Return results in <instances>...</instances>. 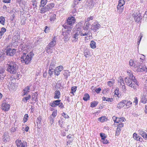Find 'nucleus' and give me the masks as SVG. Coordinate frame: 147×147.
Here are the masks:
<instances>
[{
  "instance_id": "obj_42",
  "label": "nucleus",
  "mask_w": 147,
  "mask_h": 147,
  "mask_svg": "<svg viewBox=\"0 0 147 147\" xmlns=\"http://www.w3.org/2000/svg\"><path fill=\"white\" fill-rule=\"evenodd\" d=\"M144 91L146 92L147 93V79L146 80L145 84L144 85Z\"/></svg>"
},
{
  "instance_id": "obj_1",
  "label": "nucleus",
  "mask_w": 147,
  "mask_h": 147,
  "mask_svg": "<svg viewBox=\"0 0 147 147\" xmlns=\"http://www.w3.org/2000/svg\"><path fill=\"white\" fill-rule=\"evenodd\" d=\"M75 21V18L73 17H69L67 20V22L63 26L65 29H67L66 32H63L62 34L64 36V39L65 41H67L69 39L70 37L69 33L72 28V25L74 24Z\"/></svg>"
},
{
  "instance_id": "obj_11",
  "label": "nucleus",
  "mask_w": 147,
  "mask_h": 147,
  "mask_svg": "<svg viewBox=\"0 0 147 147\" xmlns=\"http://www.w3.org/2000/svg\"><path fill=\"white\" fill-rule=\"evenodd\" d=\"M61 101V100H57L53 101L52 102H50L49 105L51 107H55L57 106H58L59 103Z\"/></svg>"
},
{
  "instance_id": "obj_12",
  "label": "nucleus",
  "mask_w": 147,
  "mask_h": 147,
  "mask_svg": "<svg viewBox=\"0 0 147 147\" xmlns=\"http://www.w3.org/2000/svg\"><path fill=\"white\" fill-rule=\"evenodd\" d=\"M5 75L4 69L2 67H0V80H3Z\"/></svg>"
},
{
  "instance_id": "obj_10",
  "label": "nucleus",
  "mask_w": 147,
  "mask_h": 147,
  "mask_svg": "<svg viewBox=\"0 0 147 147\" xmlns=\"http://www.w3.org/2000/svg\"><path fill=\"white\" fill-rule=\"evenodd\" d=\"M138 68L137 69V71L139 72H143L144 71H147V68L144 65L142 66L139 65L137 66Z\"/></svg>"
},
{
  "instance_id": "obj_57",
  "label": "nucleus",
  "mask_w": 147,
  "mask_h": 147,
  "mask_svg": "<svg viewBox=\"0 0 147 147\" xmlns=\"http://www.w3.org/2000/svg\"><path fill=\"white\" fill-rule=\"evenodd\" d=\"M78 37H77L76 36H75V35H74L73 37L72 38V41L73 42H75L76 41L78 40Z\"/></svg>"
},
{
  "instance_id": "obj_7",
  "label": "nucleus",
  "mask_w": 147,
  "mask_h": 147,
  "mask_svg": "<svg viewBox=\"0 0 147 147\" xmlns=\"http://www.w3.org/2000/svg\"><path fill=\"white\" fill-rule=\"evenodd\" d=\"M113 118L114 120L115 123H121L123 122L125 119V118L123 117L119 118L115 116H113Z\"/></svg>"
},
{
  "instance_id": "obj_47",
  "label": "nucleus",
  "mask_w": 147,
  "mask_h": 147,
  "mask_svg": "<svg viewBox=\"0 0 147 147\" xmlns=\"http://www.w3.org/2000/svg\"><path fill=\"white\" fill-rule=\"evenodd\" d=\"M115 82L113 80L109 81L107 82V84L110 86H113Z\"/></svg>"
},
{
  "instance_id": "obj_54",
  "label": "nucleus",
  "mask_w": 147,
  "mask_h": 147,
  "mask_svg": "<svg viewBox=\"0 0 147 147\" xmlns=\"http://www.w3.org/2000/svg\"><path fill=\"white\" fill-rule=\"evenodd\" d=\"M138 132L139 134L141 135L142 136H143V135L144 134V133H146L144 131L142 130H139L138 131Z\"/></svg>"
},
{
  "instance_id": "obj_44",
  "label": "nucleus",
  "mask_w": 147,
  "mask_h": 147,
  "mask_svg": "<svg viewBox=\"0 0 147 147\" xmlns=\"http://www.w3.org/2000/svg\"><path fill=\"white\" fill-rule=\"evenodd\" d=\"M139 136H138V134L136 133H134L133 135V137L134 138L137 140H138V138Z\"/></svg>"
},
{
  "instance_id": "obj_45",
  "label": "nucleus",
  "mask_w": 147,
  "mask_h": 147,
  "mask_svg": "<svg viewBox=\"0 0 147 147\" xmlns=\"http://www.w3.org/2000/svg\"><path fill=\"white\" fill-rule=\"evenodd\" d=\"M121 131V129L119 128H117L116 130V131L115 136H119L120 133V131Z\"/></svg>"
},
{
  "instance_id": "obj_24",
  "label": "nucleus",
  "mask_w": 147,
  "mask_h": 147,
  "mask_svg": "<svg viewBox=\"0 0 147 147\" xmlns=\"http://www.w3.org/2000/svg\"><path fill=\"white\" fill-rule=\"evenodd\" d=\"M101 26L99 24H96L94 25L93 27V30L95 32L96 31L98 30L99 29L100 27Z\"/></svg>"
},
{
  "instance_id": "obj_16",
  "label": "nucleus",
  "mask_w": 147,
  "mask_h": 147,
  "mask_svg": "<svg viewBox=\"0 0 147 147\" xmlns=\"http://www.w3.org/2000/svg\"><path fill=\"white\" fill-rule=\"evenodd\" d=\"M61 93L60 91L57 90L54 92V98L55 99H59L60 97Z\"/></svg>"
},
{
  "instance_id": "obj_9",
  "label": "nucleus",
  "mask_w": 147,
  "mask_h": 147,
  "mask_svg": "<svg viewBox=\"0 0 147 147\" xmlns=\"http://www.w3.org/2000/svg\"><path fill=\"white\" fill-rule=\"evenodd\" d=\"M63 69V67L62 65H60L56 68L54 70L55 75L58 76L60 74L61 71Z\"/></svg>"
},
{
  "instance_id": "obj_17",
  "label": "nucleus",
  "mask_w": 147,
  "mask_h": 147,
  "mask_svg": "<svg viewBox=\"0 0 147 147\" xmlns=\"http://www.w3.org/2000/svg\"><path fill=\"white\" fill-rule=\"evenodd\" d=\"M127 72L128 74L129 77L131 78L133 81L136 83V80L135 79V77L134 76L133 74L131 73V71L130 70H128L127 71Z\"/></svg>"
},
{
  "instance_id": "obj_27",
  "label": "nucleus",
  "mask_w": 147,
  "mask_h": 147,
  "mask_svg": "<svg viewBox=\"0 0 147 147\" xmlns=\"http://www.w3.org/2000/svg\"><path fill=\"white\" fill-rule=\"evenodd\" d=\"M102 99L104 101H106L110 102H111L113 100V99L112 98L105 97L104 96H103L102 97Z\"/></svg>"
},
{
  "instance_id": "obj_51",
  "label": "nucleus",
  "mask_w": 147,
  "mask_h": 147,
  "mask_svg": "<svg viewBox=\"0 0 147 147\" xmlns=\"http://www.w3.org/2000/svg\"><path fill=\"white\" fill-rule=\"evenodd\" d=\"M100 136L101 138V139L102 140L105 139L106 138V136H105V134L104 133H100Z\"/></svg>"
},
{
  "instance_id": "obj_46",
  "label": "nucleus",
  "mask_w": 147,
  "mask_h": 147,
  "mask_svg": "<svg viewBox=\"0 0 147 147\" xmlns=\"http://www.w3.org/2000/svg\"><path fill=\"white\" fill-rule=\"evenodd\" d=\"M121 89L122 91L123 92L125 93H126L127 89L126 88V86L125 85V84H124L122 86Z\"/></svg>"
},
{
  "instance_id": "obj_64",
  "label": "nucleus",
  "mask_w": 147,
  "mask_h": 147,
  "mask_svg": "<svg viewBox=\"0 0 147 147\" xmlns=\"http://www.w3.org/2000/svg\"><path fill=\"white\" fill-rule=\"evenodd\" d=\"M142 137L145 140H147V134L146 132L144 133V134L143 135V136H142Z\"/></svg>"
},
{
  "instance_id": "obj_48",
  "label": "nucleus",
  "mask_w": 147,
  "mask_h": 147,
  "mask_svg": "<svg viewBox=\"0 0 147 147\" xmlns=\"http://www.w3.org/2000/svg\"><path fill=\"white\" fill-rule=\"evenodd\" d=\"M125 3V1L124 0H119V3L118 5H123Z\"/></svg>"
},
{
  "instance_id": "obj_34",
  "label": "nucleus",
  "mask_w": 147,
  "mask_h": 147,
  "mask_svg": "<svg viewBox=\"0 0 147 147\" xmlns=\"http://www.w3.org/2000/svg\"><path fill=\"white\" fill-rule=\"evenodd\" d=\"M90 52L89 51L87 50H85L84 51V56L86 58L90 56Z\"/></svg>"
},
{
  "instance_id": "obj_60",
  "label": "nucleus",
  "mask_w": 147,
  "mask_h": 147,
  "mask_svg": "<svg viewBox=\"0 0 147 147\" xmlns=\"http://www.w3.org/2000/svg\"><path fill=\"white\" fill-rule=\"evenodd\" d=\"M118 89L117 88L114 91L115 94L117 95L118 97H119L118 95H119V93L118 92Z\"/></svg>"
},
{
  "instance_id": "obj_41",
  "label": "nucleus",
  "mask_w": 147,
  "mask_h": 147,
  "mask_svg": "<svg viewBox=\"0 0 147 147\" xmlns=\"http://www.w3.org/2000/svg\"><path fill=\"white\" fill-rule=\"evenodd\" d=\"M28 114H26L25 115L23 120V122L25 123L26 122L28 119Z\"/></svg>"
},
{
  "instance_id": "obj_30",
  "label": "nucleus",
  "mask_w": 147,
  "mask_h": 147,
  "mask_svg": "<svg viewBox=\"0 0 147 147\" xmlns=\"http://www.w3.org/2000/svg\"><path fill=\"white\" fill-rule=\"evenodd\" d=\"M107 119L105 117H101L98 119V120L100 121L103 122L107 121Z\"/></svg>"
},
{
  "instance_id": "obj_18",
  "label": "nucleus",
  "mask_w": 147,
  "mask_h": 147,
  "mask_svg": "<svg viewBox=\"0 0 147 147\" xmlns=\"http://www.w3.org/2000/svg\"><path fill=\"white\" fill-rule=\"evenodd\" d=\"M147 100V94H143L141 98V102L144 104L146 103Z\"/></svg>"
},
{
  "instance_id": "obj_13",
  "label": "nucleus",
  "mask_w": 147,
  "mask_h": 147,
  "mask_svg": "<svg viewBox=\"0 0 147 147\" xmlns=\"http://www.w3.org/2000/svg\"><path fill=\"white\" fill-rule=\"evenodd\" d=\"M10 106L9 104L3 103L2 105V109L3 110L7 111L10 108Z\"/></svg>"
},
{
  "instance_id": "obj_39",
  "label": "nucleus",
  "mask_w": 147,
  "mask_h": 147,
  "mask_svg": "<svg viewBox=\"0 0 147 147\" xmlns=\"http://www.w3.org/2000/svg\"><path fill=\"white\" fill-rule=\"evenodd\" d=\"M77 89L76 86H73L71 88L70 93L74 95V92H75Z\"/></svg>"
},
{
  "instance_id": "obj_38",
  "label": "nucleus",
  "mask_w": 147,
  "mask_h": 147,
  "mask_svg": "<svg viewBox=\"0 0 147 147\" xmlns=\"http://www.w3.org/2000/svg\"><path fill=\"white\" fill-rule=\"evenodd\" d=\"M7 136H5V134L3 136V140L4 142H6L8 141L9 140V136L8 135Z\"/></svg>"
},
{
  "instance_id": "obj_32",
  "label": "nucleus",
  "mask_w": 147,
  "mask_h": 147,
  "mask_svg": "<svg viewBox=\"0 0 147 147\" xmlns=\"http://www.w3.org/2000/svg\"><path fill=\"white\" fill-rule=\"evenodd\" d=\"M5 18L1 16L0 17V23L3 25H4L5 23Z\"/></svg>"
},
{
  "instance_id": "obj_21",
  "label": "nucleus",
  "mask_w": 147,
  "mask_h": 147,
  "mask_svg": "<svg viewBox=\"0 0 147 147\" xmlns=\"http://www.w3.org/2000/svg\"><path fill=\"white\" fill-rule=\"evenodd\" d=\"M37 94L36 92L33 93L32 95V99L33 101H35L36 102L38 101L37 98Z\"/></svg>"
},
{
  "instance_id": "obj_56",
  "label": "nucleus",
  "mask_w": 147,
  "mask_h": 147,
  "mask_svg": "<svg viewBox=\"0 0 147 147\" xmlns=\"http://www.w3.org/2000/svg\"><path fill=\"white\" fill-rule=\"evenodd\" d=\"M53 47H47L45 48V50L46 52L47 53H49V52H51L49 51L50 49H51Z\"/></svg>"
},
{
  "instance_id": "obj_3",
  "label": "nucleus",
  "mask_w": 147,
  "mask_h": 147,
  "mask_svg": "<svg viewBox=\"0 0 147 147\" xmlns=\"http://www.w3.org/2000/svg\"><path fill=\"white\" fill-rule=\"evenodd\" d=\"M7 71L10 73L15 74L17 72L18 66L15 62L9 61L7 64Z\"/></svg>"
},
{
  "instance_id": "obj_33",
  "label": "nucleus",
  "mask_w": 147,
  "mask_h": 147,
  "mask_svg": "<svg viewBox=\"0 0 147 147\" xmlns=\"http://www.w3.org/2000/svg\"><path fill=\"white\" fill-rule=\"evenodd\" d=\"M83 99L84 100L86 101L89 100L90 96L87 93L85 94Z\"/></svg>"
},
{
  "instance_id": "obj_31",
  "label": "nucleus",
  "mask_w": 147,
  "mask_h": 147,
  "mask_svg": "<svg viewBox=\"0 0 147 147\" xmlns=\"http://www.w3.org/2000/svg\"><path fill=\"white\" fill-rule=\"evenodd\" d=\"M98 102L97 101H93L91 103L90 107L93 108L95 107L98 104Z\"/></svg>"
},
{
  "instance_id": "obj_61",
  "label": "nucleus",
  "mask_w": 147,
  "mask_h": 147,
  "mask_svg": "<svg viewBox=\"0 0 147 147\" xmlns=\"http://www.w3.org/2000/svg\"><path fill=\"white\" fill-rule=\"evenodd\" d=\"M96 43L94 41H92L90 44V46H96Z\"/></svg>"
},
{
  "instance_id": "obj_53",
  "label": "nucleus",
  "mask_w": 147,
  "mask_h": 147,
  "mask_svg": "<svg viewBox=\"0 0 147 147\" xmlns=\"http://www.w3.org/2000/svg\"><path fill=\"white\" fill-rule=\"evenodd\" d=\"M135 19L136 18V21L137 22H139L141 20V19H142V18L140 17V16H136V15H135Z\"/></svg>"
},
{
  "instance_id": "obj_25",
  "label": "nucleus",
  "mask_w": 147,
  "mask_h": 147,
  "mask_svg": "<svg viewBox=\"0 0 147 147\" xmlns=\"http://www.w3.org/2000/svg\"><path fill=\"white\" fill-rule=\"evenodd\" d=\"M118 84L120 86H122L125 84L123 80L121 77L119 78Z\"/></svg>"
},
{
  "instance_id": "obj_59",
  "label": "nucleus",
  "mask_w": 147,
  "mask_h": 147,
  "mask_svg": "<svg viewBox=\"0 0 147 147\" xmlns=\"http://www.w3.org/2000/svg\"><path fill=\"white\" fill-rule=\"evenodd\" d=\"M62 115L66 119H68L69 117L65 113H63L62 114Z\"/></svg>"
},
{
  "instance_id": "obj_50",
  "label": "nucleus",
  "mask_w": 147,
  "mask_h": 147,
  "mask_svg": "<svg viewBox=\"0 0 147 147\" xmlns=\"http://www.w3.org/2000/svg\"><path fill=\"white\" fill-rule=\"evenodd\" d=\"M6 31V29L4 27L2 28L0 31V33L3 35L4 33Z\"/></svg>"
},
{
  "instance_id": "obj_4",
  "label": "nucleus",
  "mask_w": 147,
  "mask_h": 147,
  "mask_svg": "<svg viewBox=\"0 0 147 147\" xmlns=\"http://www.w3.org/2000/svg\"><path fill=\"white\" fill-rule=\"evenodd\" d=\"M125 81L126 84L129 87L133 88L135 90H137L138 88V82L136 80V83L133 81V79L130 77H126Z\"/></svg>"
},
{
  "instance_id": "obj_36",
  "label": "nucleus",
  "mask_w": 147,
  "mask_h": 147,
  "mask_svg": "<svg viewBox=\"0 0 147 147\" xmlns=\"http://www.w3.org/2000/svg\"><path fill=\"white\" fill-rule=\"evenodd\" d=\"M63 75L66 78H67L68 76H70V72L67 70L65 71Z\"/></svg>"
},
{
  "instance_id": "obj_43",
  "label": "nucleus",
  "mask_w": 147,
  "mask_h": 147,
  "mask_svg": "<svg viewBox=\"0 0 147 147\" xmlns=\"http://www.w3.org/2000/svg\"><path fill=\"white\" fill-rule=\"evenodd\" d=\"M57 115V110H54L52 113V115L50 117H52L53 118H54Z\"/></svg>"
},
{
  "instance_id": "obj_26",
  "label": "nucleus",
  "mask_w": 147,
  "mask_h": 147,
  "mask_svg": "<svg viewBox=\"0 0 147 147\" xmlns=\"http://www.w3.org/2000/svg\"><path fill=\"white\" fill-rule=\"evenodd\" d=\"M125 105H126V108H127L131 107L132 105V102L130 101H128L127 100H125Z\"/></svg>"
},
{
  "instance_id": "obj_62",
  "label": "nucleus",
  "mask_w": 147,
  "mask_h": 147,
  "mask_svg": "<svg viewBox=\"0 0 147 147\" xmlns=\"http://www.w3.org/2000/svg\"><path fill=\"white\" fill-rule=\"evenodd\" d=\"M118 125L117 128L121 129L124 126V124L122 123H120Z\"/></svg>"
},
{
  "instance_id": "obj_55",
  "label": "nucleus",
  "mask_w": 147,
  "mask_h": 147,
  "mask_svg": "<svg viewBox=\"0 0 147 147\" xmlns=\"http://www.w3.org/2000/svg\"><path fill=\"white\" fill-rule=\"evenodd\" d=\"M54 118H53L52 117H50L49 118V120H50V123L51 125H52L54 121V119H53Z\"/></svg>"
},
{
  "instance_id": "obj_40",
  "label": "nucleus",
  "mask_w": 147,
  "mask_h": 147,
  "mask_svg": "<svg viewBox=\"0 0 147 147\" xmlns=\"http://www.w3.org/2000/svg\"><path fill=\"white\" fill-rule=\"evenodd\" d=\"M56 15L55 14H52L50 18V21L52 22L54 21L56 18Z\"/></svg>"
},
{
  "instance_id": "obj_19",
  "label": "nucleus",
  "mask_w": 147,
  "mask_h": 147,
  "mask_svg": "<svg viewBox=\"0 0 147 147\" xmlns=\"http://www.w3.org/2000/svg\"><path fill=\"white\" fill-rule=\"evenodd\" d=\"M56 38L55 36L52 39V40L49 44V46H55L56 43Z\"/></svg>"
},
{
  "instance_id": "obj_35",
  "label": "nucleus",
  "mask_w": 147,
  "mask_h": 147,
  "mask_svg": "<svg viewBox=\"0 0 147 147\" xmlns=\"http://www.w3.org/2000/svg\"><path fill=\"white\" fill-rule=\"evenodd\" d=\"M47 0H41L40 2L41 5L40 7H44V6L46 4Z\"/></svg>"
},
{
  "instance_id": "obj_15",
  "label": "nucleus",
  "mask_w": 147,
  "mask_h": 147,
  "mask_svg": "<svg viewBox=\"0 0 147 147\" xmlns=\"http://www.w3.org/2000/svg\"><path fill=\"white\" fill-rule=\"evenodd\" d=\"M30 88L29 86H27L25 88L23 91V96L27 95L29 92L30 91Z\"/></svg>"
},
{
  "instance_id": "obj_20",
  "label": "nucleus",
  "mask_w": 147,
  "mask_h": 147,
  "mask_svg": "<svg viewBox=\"0 0 147 147\" xmlns=\"http://www.w3.org/2000/svg\"><path fill=\"white\" fill-rule=\"evenodd\" d=\"M125 100H123L120 102L117 105V107L119 109H121L125 105Z\"/></svg>"
},
{
  "instance_id": "obj_58",
  "label": "nucleus",
  "mask_w": 147,
  "mask_h": 147,
  "mask_svg": "<svg viewBox=\"0 0 147 147\" xmlns=\"http://www.w3.org/2000/svg\"><path fill=\"white\" fill-rule=\"evenodd\" d=\"M58 106L61 109H63L64 108V105L63 103L61 102L59 103Z\"/></svg>"
},
{
  "instance_id": "obj_37",
  "label": "nucleus",
  "mask_w": 147,
  "mask_h": 147,
  "mask_svg": "<svg viewBox=\"0 0 147 147\" xmlns=\"http://www.w3.org/2000/svg\"><path fill=\"white\" fill-rule=\"evenodd\" d=\"M55 61H52L50 64L49 69H53L55 67Z\"/></svg>"
},
{
  "instance_id": "obj_2",
  "label": "nucleus",
  "mask_w": 147,
  "mask_h": 147,
  "mask_svg": "<svg viewBox=\"0 0 147 147\" xmlns=\"http://www.w3.org/2000/svg\"><path fill=\"white\" fill-rule=\"evenodd\" d=\"M21 49L23 54L21 58V61L23 64H28L30 63L34 54L32 51L27 54L28 51L26 47H24L23 48V47H22Z\"/></svg>"
},
{
  "instance_id": "obj_23",
  "label": "nucleus",
  "mask_w": 147,
  "mask_h": 147,
  "mask_svg": "<svg viewBox=\"0 0 147 147\" xmlns=\"http://www.w3.org/2000/svg\"><path fill=\"white\" fill-rule=\"evenodd\" d=\"M90 31L87 32V31L86 30V29L84 28V31H81L82 34H81V36H86V35L90 34Z\"/></svg>"
},
{
  "instance_id": "obj_5",
  "label": "nucleus",
  "mask_w": 147,
  "mask_h": 147,
  "mask_svg": "<svg viewBox=\"0 0 147 147\" xmlns=\"http://www.w3.org/2000/svg\"><path fill=\"white\" fill-rule=\"evenodd\" d=\"M54 6V4L53 3H50L44 7L41 8L40 13H44L46 12L51 9Z\"/></svg>"
},
{
  "instance_id": "obj_8",
  "label": "nucleus",
  "mask_w": 147,
  "mask_h": 147,
  "mask_svg": "<svg viewBox=\"0 0 147 147\" xmlns=\"http://www.w3.org/2000/svg\"><path fill=\"white\" fill-rule=\"evenodd\" d=\"M16 50L14 49H8L6 51L7 55L10 56H13L16 53Z\"/></svg>"
},
{
  "instance_id": "obj_28",
  "label": "nucleus",
  "mask_w": 147,
  "mask_h": 147,
  "mask_svg": "<svg viewBox=\"0 0 147 147\" xmlns=\"http://www.w3.org/2000/svg\"><path fill=\"white\" fill-rule=\"evenodd\" d=\"M117 8L119 12L120 13L122 12L123 10L124 7L123 5H118Z\"/></svg>"
},
{
  "instance_id": "obj_22",
  "label": "nucleus",
  "mask_w": 147,
  "mask_h": 147,
  "mask_svg": "<svg viewBox=\"0 0 147 147\" xmlns=\"http://www.w3.org/2000/svg\"><path fill=\"white\" fill-rule=\"evenodd\" d=\"M31 96L30 95H28L27 96H26L23 98L22 100V101L25 103H26L28 100L30 99Z\"/></svg>"
},
{
  "instance_id": "obj_29",
  "label": "nucleus",
  "mask_w": 147,
  "mask_h": 147,
  "mask_svg": "<svg viewBox=\"0 0 147 147\" xmlns=\"http://www.w3.org/2000/svg\"><path fill=\"white\" fill-rule=\"evenodd\" d=\"M81 34H82L81 29L79 28H78L76 30V32L74 34L75 36H76L77 37H78V35H80L81 36Z\"/></svg>"
},
{
  "instance_id": "obj_52",
  "label": "nucleus",
  "mask_w": 147,
  "mask_h": 147,
  "mask_svg": "<svg viewBox=\"0 0 147 147\" xmlns=\"http://www.w3.org/2000/svg\"><path fill=\"white\" fill-rule=\"evenodd\" d=\"M53 69H49L48 73L49 75L51 76L53 74Z\"/></svg>"
},
{
  "instance_id": "obj_49",
  "label": "nucleus",
  "mask_w": 147,
  "mask_h": 147,
  "mask_svg": "<svg viewBox=\"0 0 147 147\" xmlns=\"http://www.w3.org/2000/svg\"><path fill=\"white\" fill-rule=\"evenodd\" d=\"M41 120L42 118L40 116H39L38 118H37V120H36V123H38L39 124H41Z\"/></svg>"
},
{
  "instance_id": "obj_63",
  "label": "nucleus",
  "mask_w": 147,
  "mask_h": 147,
  "mask_svg": "<svg viewBox=\"0 0 147 147\" xmlns=\"http://www.w3.org/2000/svg\"><path fill=\"white\" fill-rule=\"evenodd\" d=\"M101 90V89L100 88H97L95 90V92L97 93H99Z\"/></svg>"
},
{
  "instance_id": "obj_14",
  "label": "nucleus",
  "mask_w": 147,
  "mask_h": 147,
  "mask_svg": "<svg viewBox=\"0 0 147 147\" xmlns=\"http://www.w3.org/2000/svg\"><path fill=\"white\" fill-rule=\"evenodd\" d=\"M8 86L9 88V90L11 91L12 90H15L17 88V86L16 84L13 83H9Z\"/></svg>"
},
{
  "instance_id": "obj_6",
  "label": "nucleus",
  "mask_w": 147,
  "mask_h": 147,
  "mask_svg": "<svg viewBox=\"0 0 147 147\" xmlns=\"http://www.w3.org/2000/svg\"><path fill=\"white\" fill-rule=\"evenodd\" d=\"M16 144L18 147H26L27 143L25 142H22L21 140H17Z\"/></svg>"
}]
</instances>
